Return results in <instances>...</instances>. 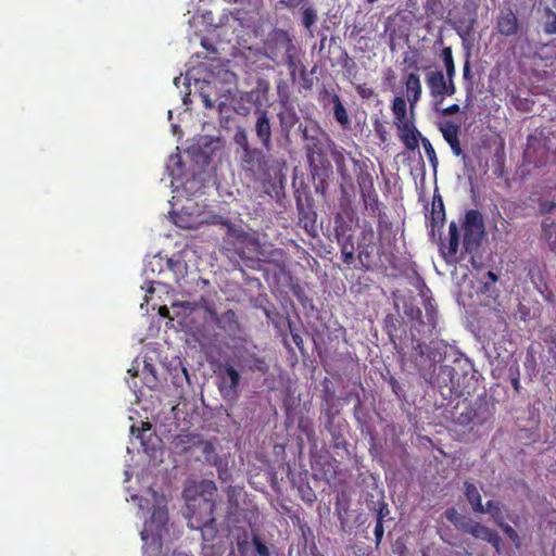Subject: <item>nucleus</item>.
<instances>
[{
	"instance_id": "f257e3e1",
	"label": "nucleus",
	"mask_w": 556,
	"mask_h": 556,
	"mask_svg": "<svg viewBox=\"0 0 556 556\" xmlns=\"http://www.w3.org/2000/svg\"><path fill=\"white\" fill-rule=\"evenodd\" d=\"M134 501H139V509L152 510L151 516L144 520L143 529L140 532L143 542V553L146 556H161L162 541L167 534L168 513L166 509V498L156 491L148 490L147 496L141 498L132 495ZM172 556H190L186 553H174Z\"/></svg>"
},
{
	"instance_id": "f03ea898",
	"label": "nucleus",
	"mask_w": 556,
	"mask_h": 556,
	"mask_svg": "<svg viewBox=\"0 0 556 556\" xmlns=\"http://www.w3.org/2000/svg\"><path fill=\"white\" fill-rule=\"evenodd\" d=\"M217 491L211 480L188 481L184 489L186 509L184 516L188 519L190 529L203 530L214 522V495Z\"/></svg>"
},
{
	"instance_id": "7ed1b4c3",
	"label": "nucleus",
	"mask_w": 556,
	"mask_h": 556,
	"mask_svg": "<svg viewBox=\"0 0 556 556\" xmlns=\"http://www.w3.org/2000/svg\"><path fill=\"white\" fill-rule=\"evenodd\" d=\"M241 164L244 170L251 172L256 179L264 181L280 180L282 169L286 167L285 161L268 159L257 148H250L242 152Z\"/></svg>"
},
{
	"instance_id": "20e7f679",
	"label": "nucleus",
	"mask_w": 556,
	"mask_h": 556,
	"mask_svg": "<svg viewBox=\"0 0 556 556\" xmlns=\"http://www.w3.org/2000/svg\"><path fill=\"white\" fill-rule=\"evenodd\" d=\"M186 273L187 265L180 258H166L161 254H155L151 257H148L144 262V267L142 270L144 286L142 289H146L147 293H153V285L161 283V281L156 280V278L160 276L172 274L173 278L178 281L185 276Z\"/></svg>"
},
{
	"instance_id": "39448f33",
	"label": "nucleus",
	"mask_w": 556,
	"mask_h": 556,
	"mask_svg": "<svg viewBox=\"0 0 556 556\" xmlns=\"http://www.w3.org/2000/svg\"><path fill=\"white\" fill-rule=\"evenodd\" d=\"M269 88V83L265 79H258L255 88L251 91H240L236 88L230 102L233 111L239 115L247 116L251 112L252 106H255V110L262 109L268 100Z\"/></svg>"
},
{
	"instance_id": "423d86ee",
	"label": "nucleus",
	"mask_w": 556,
	"mask_h": 556,
	"mask_svg": "<svg viewBox=\"0 0 556 556\" xmlns=\"http://www.w3.org/2000/svg\"><path fill=\"white\" fill-rule=\"evenodd\" d=\"M172 219L180 228L195 229L203 224H211L213 216L198 202L187 199L178 211L170 212Z\"/></svg>"
},
{
	"instance_id": "0eeeda50",
	"label": "nucleus",
	"mask_w": 556,
	"mask_h": 556,
	"mask_svg": "<svg viewBox=\"0 0 556 556\" xmlns=\"http://www.w3.org/2000/svg\"><path fill=\"white\" fill-rule=\"evenodd\" d=\"M463 248L465 252L477 251L484 233L482 216L478 211L470 210L466 213L464 224Z\"/></svg>"
},
{
	"instance_id": "6e6552de",
	"label": "nucleus",
	"mask_w": 556,
	"mask_h": 556,
	"mask_svg": "<svg viewBox=\"0 0 556 556\" xmlns=\"http://www.w3.org/2000/svg\"><path fill=\"white\" fill-rule=\"evenodd\" d=\"M217 94H215L214 101L215 109L219 114H223L231 102L233 93L236 91V74L228 70H219L217 75Z\"/></svg>"
},
{
	"instance_id": "1a4fd4ad",
	"label": "nucleus",
	"mask_w": 556,
	"mask_h": 556,
	"mask_svg": "<svg viewBox=\"0 0 556 556\" xmlns=\"http://www.w3.org/2000/svg\"><path fill=\"white\" fill-rule=\"evenodd\" d=\"M412 348L415 351V362L420 370H430L437 363L442 361L440 344L431 342L425 345L419 339H412Z\"/></svg>"
},
{
	"instance_id": "9d476101",
	"label": "nucleus",
	"mask_w": 556,
	"mask_h": 556,
	"mask_svg": "<svg viewBox=\"0 0 556 556\" xmlns=\"http://www.w3.org/2000/svg\"><path fill=\"white\" fill-rule=\"evenodd\" d=\"M218 389L224 399H233L237 396L240 382V374L229 363H224L218 367Z\"/></svg>"
},
{
	"instance_id": "9b49d317",
	"label": "nucleus",
	"mask_w": 556,
	"mask_h": 556,
	"mask_svg": "<svg viewBox=\"0 0 556 556\" xmlns=\"http://www.w3.org/2000/svg\"><path fill=\"white\" fill-rule=\"evenodd\" d=\"M276 42L283 50V62L288 65L291 77L294 79L296 72L304 74L305 67L298 58V50L291 38L282 33L277 37Z\"/></svg>"
},
{
	"instance_id": "f8f14e48",
	"label": "nucleus",
	"mask_w": 556,
	"mask_h": 556,
	"mask_svg": "<svg viewBox=\"0 0 556 556\" xmlns=\"http://www.w3.org/2000/svg\"><path fill=\"white\" fill-rule=\"evenodd\" d=\"M205 320L215 323L229 337H236L240 332L237 315L231 309L218 315L214 309L207 308Z\"/></svg>"
},
{
	"instance_id": "ddd939ff",
	"label": "nucleus",
	"mask_w": 556,
	"mask_h": 556,
	"mask_svg": "<svg viewBox=\"0 0 556 556\" xmlns=\"http://www.w3.org/2000/svg\"><path fill=\"white\" fill-rule=\"evenodd\" d=\"M255 124L254 131L255 136L264 147L265 150L269 151L273 148L271 142V123L268 112L264 109H257L254 112Z\"/></svg>"
},
{
	"instance_id": "4468645a",
	"label": "nucleus",
	"mask_w": 556,
	"mask_h": 556,
	"mask_svg": "<svg viewBox=\"0 0 556 556\" xmlns=\"http://www.w3.org/2000/svg\"><path fill=\"white\" fill-rule=\"evenodd\" d=\"M233 356L241 368L250 370L266 369L265 361L256 355V353L247 346L236 348Z\"/></svg>"
},
{
	"instance_id": "2eb2a0df",
	"label": "nucleus",
	"mask_w": 556,
	"mask_h": 556,
	"mask_svg": "<svg viewBox=\"0 0 556 556\" xmlns=\"http://www.w3.org/2000/svg\"><path fill=\"white\" fill-rule=\"evenodd\" d=\"M212 224L224 225L226 227L227 235L237 241L251 245L258 244L256 233L245 232L240 226L230 223L228 219H225L222 216H213Z\"/></svg>"
},
{
	"instance_id": "dca6fc26",
	"label": "nucleus",
	"mask_w": 556,
	"mask_h": 556,
	"mask_svg": "<svg viewBox=\"0 0 556 556\" xmlns=\"http://www.w3.org/2000/svg\"><path fill=\"white\" fill-rule=\"evenodd\" d=\"M447 76L442 71H429L426 74V84L429 88L430 96L434 100V110H439V105L442 104V91L445 86Z\"/></svg>"
},
{
	"instance_id": "f3484780",
	"label": "nucleus",
	"mask_w": 556,
	"mask_h": 556,
	"mask_svg": "<svg viewBox=\"0 0 556 556\" xmlns=\"http://www.w3.org/2000/svg\"><path fill=\"white\" fill-rule=\"evenodd\" d=\"M194 87L205 106V109H215V94H217V78L213 76L210 79H194Z\"/></svg>"
},
{
	"instance_id": "a211bd4d",
	"label": "nucleus",
	"mask_w": 556,
	"mask_h": 556,
	"mask_svg": "<svg viewBox=\"0 0 556 556\" xmlns=\"http://www.w3.org/2000/svg\"><path fill=\"white\" fill-rule=\"evenodd\" d=\"M166 168H167L169 176L173 178L170 187L173 188L174 192L178 191L180 185H182L185 190H189L188 185L194 184V180H187L185 184H182L180 181L184 176V169H182L181 156L179 153L172 154L169 156Z\"/></svg>"
},
{
	"instance_id": "6ab92c4d",
	"label": "nucleus",
	"mask_w": 556,
	"mask_h": 556,
	"mask_svg": "<svg viewBox=\"0 0 556 556\" xmlns=\"http://www.w3.org/2000/svg\"><path fill=\"white\" fill-rule=\"evenodd\" d=\"M459 238L460 231L455 222H452L448 226V244L442 243L441 252L447 263L457 261V253L459 250Z\"/></svg>"
},
{
	"instance_id": "aec40b11",
	"label": "nucleus",
	"mask_w": 556,
	"mask_h": 556,
	"mask_svg": "<svg viewBox=\"0 0 556 556\" xmlns=\"http://www.w3.org/2000/svg\"><path fill=\"white\" fill-rule=\"evenodd\" d=\"M131 377L141 376L143 383L152 389L157 384L156 371L153 365L147 361H143V366L140 369L139 359H135L131 368L128 369Z\"/></svg>"
},
{
	"instance_id": "412c9836",
	"label": "nucleus",
	"mask_w": 556,
	"mask_h": 556,
	"mask_svg": "<svg viewBox=\"0 0 556 556\" xmlns=\"http://www.w3.org/2000/svg\"><path fill=\"white\" fill-rule=\"evenodd\" d=\"M406 98L409 103L410 111H414L417 102L421 98L422 88L420 77L416 73H410L405 78Z\"/></svg>"
},
{
	"instance_id": "4be33fe9",
	"label": "nucleus",
	"mask_w": 556,
	"mask_h": 556,
	"mask_svg": "<svg viewBox=\"0 0 556 556\" xmlns=\"http://www.w3.org/2000/svg\"><path fill=\"white\" fill-rule=\"evenodd\" d=\"M396 127L399 129L400 138L403 144L408 150H416L418 148V138L421 139L422 136L419 131H417L415 126L409 122H402V124L396 125Z\"/></svg>"
},
{
	"instance_id": "5701e85b",
	"label": "nucleus",
	"mask_w": 556,
	"mask_h": 556,
	"mask_svg": "<svg viewBox=\"0 0 556 556\" xmlns=\"http://www.w3.org/2000/svg\"><path fill=\"white\" fill-rule=\"evenodd\" d=\"M471 535L476 539L489 542L496 549V552L500 553L502 540L494 530L481 525L480 522H477V525L473 526Z\"/></svg>"
},
{
	"instance_id": "b1692460",
	"label": "nucleus",
	"mask_w": 556,
	"mask_h": 556,
	"mask_svg": "<svg viewBox=\"0 0 556 556\" xmlns=\"http://www.w3.org/2000/svg\"><path fill=\"white\" fill-rule=\"evenodd\" d=\"M497 29L504 36H511L517 33V17L510 10L501 12L497 18Z\"/></svg>"
},
{
	"instance_id": "393cba45",
	"label": "nucleus",
	"mask_w": 556,
	"mask_h": 556,
	"mask_svg": "<svg viewBox=\"0 0 556 556\" xmlns=\"http://www.w3.org/2000/svg\"><path fill=\"white\" fill-rule=\"evenodd\" d=\"M465 494L472 509L477 513L484 514V505L482 504L481 495L476 485L470 482H465Z\"/></svg>"
},
{
	"instance_id": "a878e982",
	"label": "nucleus",
	"mask_w": 556,
	"mask_h": 556,
	"mask_svg": "<svg viewBox=\"0 0 556 556\" xmlns=\"http://www.w3.org/2000/svg\"><path fill=\"white\" fill-rule=\"evenodd\" d=\"M392 112L395 118V125L402 122H408L406 117V101L402 97H396L392 103Z\"/></svg>"
},
{
	"instance_id": "bb28decb",
	"label": "nucleus",
	"mask_w": 556,
	"mask_h": 556,
	"mask_svg": "<svg viewBox=\"0 0 556 556\" xmlns=\"http://www.w3.org/2000/svg\"><path fill=\"white\" fill-rule=\"evenodd\" d=\"M439 129L447 143L458 138L459 127L451 121L441 123Z\"/></svg>"
},
{
	"instance_id": "cd10ccee",
	"label": "nucleus",
	"mask_w": 556,
	"mask_h": 556,
	"mask_svg": "<svg viewBox=\"0 0 556 556\" xmlns=\"http://www.w3.org/2000/svg\"><path fill=\"white\" fill-rule=\"evenodd\" d=\"M333 114L337 122L342 126H348L350 123L348 112L343 106L340 98L338 96L333 97Z\"/></svg>"
},
{
	"instance_id": "c85d7f7f",
	"label": "nucleus",
	"mask_w": 556,
	"mask_h": 556,
	"mask_svg": "<svg viewBox=\"0 0 556 556\" xmlns=\"http://www.w3.org/2000/svg\"><path fill=\"white\" fill-rule=\"evenodd\" d=\"M279 121L282 131L288 134L298 122V116L293 110H287L279 114Z\"/></svg>"
},
{
	"instance_id": "c756f323",
	"label": "nucleus",
	"mask_w": 556,
	"mask_h": 556,
	"mask_svg": "<svg viewBox=\"0 0 556 556\" xmlns=\"http://www.w3.org/2000/svg\"><path fill=\"white\" fill-rule=\"evenodd\" d=\"M542 228L546 242L554 249L556 244V225L546 218L542 223Z\"/></svg>"
},
{
	"instance_id": "7c9ffc66",
	"label": "nucleus",
	"mask_w": 556,
	"mask_h": 556,
	"mask_svg": "<svg viewBox=\"0 0 556 556\" xmlns=\"http://www.w3.org/2000/svg\"><path fill=\"white\" fill-rule=\"evenodd\" d=\"M484 513L490 514L496 525L504 520L500 502L488 501L484 506Z\"/></svg>"
},
{
	"instance_id": "2f4dec72",
	"label": "nucleus",
	"mask_w": 556,
	"mask_h": 556,
	"mask_svg": "<svg viewBox=\"0 0 556 556\" xmlns=\"http://www.w3.org/2000/svg\"><path fill=\"white\" fill-rule=\"evenodd\" d=\"M441 56H442V60H443V63L445 66L446 76L447 77L455 76L456 70H455V64H454V60H453L452 49L450 47H445L442 50Z\"/></svg>"
},
{
	"instance_id": "473e14b6",
	"label": "nucleus",
	"mask_w": 556,
	"mask_h": 556,
	"mask_svg": "<svg viewBox=\"0 0 556 556\" xmlns=\"http://www.w3.org/2000/svg\"><path fill=\"white\" fill-rule=\"evenodd\" d=\"M341 255L345 264L350 265L354 261V244L350 239H345L340 243Z\"/></svg>"
},
{
	"instance_id": "72a5a7b5",
	"label": "nucleus",
	"mask_w": 556,
	"mask_h": 556,
	"mask_svg": "<svg viewBox=\"0 0 556 556\" xmlns=\"http://www.w3.org/2000/svg\"><path fill=\"white\" fill-rule=\"evenodd\" d=\"M421 143H422V147L425 149V152L427 154V157H428L431 166L435 169L439 162H438V157H437L435 151H434L431 142L429 141L428 138L421 137Z\"/></svg>"
},
{
	"instance_id": "f704fd0d",
	"label": "nucleus",
	"mask_w": 556,
	"mask_h": 556,
	"mask_svg": "<svg viewBox=\"0 0 556 556\" xmlns=\"http://www.w3.org/2000/svg\"><path fill=\"white\" fill-rule=\"evenodd\" d=\"M233 140L241 148L242 152L247 151V149L252 148L249 144L248 135L244 128H239L236 131Z\"/></svg>"
},
{
	"instance_id": "c9c22d12",
	"label": "nucleus",
	"mask_w": 556,
	"mask_h": 556,
	"mask_svg": "<svg viewBox=\"0 0 556 556\" xmlns=\"http://www.w3.org/2000/svg\"><path fill=\"white\" fill-rule=\"evenodd\" d=\"M316 18H317V14L313 8L308 7V8L304 9L303 14H302V23L306 28H309L311 26H313L316 22Z\"/></svg>"
},
{
	"instance_id": "e433bc0d",
	"label": "nucleus",
	"mask_w": 556,
	"mask_h": 556,
	"mask_svg": "<svg viewBox=\"0 0 556 556\" xmlns=\"http://www.w3.org/2000/svg\"><path fill=\"white\" fill-rule=\"evenodd\" d=\"M497 526L503 530V532L516 544V546L518 547L519 544H520V540H519V535L518 533L515 531V529L509 526L508 523H506L504 520L501 521L500 523H497Z\"/></svg>"
},
{
	"instance_id": "4c0bfd02",
	"label": "nucleus",
	"mask_w": 556,
	"mask_h": 556,
	"mask_svg": "<svg viewBox=\"0 0 556 556\" xmlns=\"http://www.w3.org/2000/svg\"><path fill=\"white\" fill-rule=\"evenodd\" d=\"M330 154L338 167L344 166L345 156H344V150L342 148H339L336 146L332 147L330 150Z\"/></svg>"
},
{
	"instance_id": "58836bf2",
	"label": "nucleus",
	"mask_w": 556,
	"mask_h": 556,
	"mask_svg": "<svg viewBox=\"0 0 556 556\" xmlns=\"http://www.w3.org/2000/svg\"><path fill=\"white\" fill-rule=\"evenodd\" d=\"M445 517L457 528L465 516L460 515L455 508H448L445 511Z\"/></svg>"
},
{
	"instance_id": "ea45409f",
	"label": "nucleus",
	"mask_w": 556,
	"mask_h": 556,
	"mask_svg": "<svg viewBox=\"0 0 556 556\" xmlns=\"http://www.w3.org/2000/svg\"><path fill=\"white\" fill-rule=\"evenodd\" d=\"M454 77L455 76L447 77V79L445 81V86H444V89L442 91V102L444 101L445 97H451V96H453L456 92V86L454 84Z\"/></svg>"
},
{
	"instance_id": "a19ab883",
	"label": "nucleus",
	"mask_w": 556,
	"mask_h": 556,
	"mask_svg": "<svg viewBox=\"0 0 556 556\" xmlns=\"http://www.w3.org/2000/svg\"><path fill=\"white\" fill-rule=\"evenodd\" d=\"M546 34H556V14L553 12L548 13L547 21L544 26Z\"/></svg>"
},
{
	"instance_id": "79ce46f5",
	"label": "nucleus",
	"mask_w": 556,
	"mask_h": 556,
	"mask_svg": "<svg viewBox=\"0 0 556 556\" xmlns=\"http://www.w3.org/2000/svg\"><path fill=\"white\" fill-rule=\"evenodd\" d=\"M477 522H478V521H475V520H472V519H470V518H468V517H466V516H465V517L463 518L462 522L459 523V526L457 527V529H458V530H462V531H464V532H466V533L471 534V531H472V529H473V526H476V525H477Z\"/></svg>"
},
{
	"instance_id": "37998d69",
	"label": "nucleus",
	"mask_w": 556,
	"mask_h": 556,
	"mask_svg": "<svg viewBox=\"0 0 556 556\" xmlns=\"http://www.w3.org/2000/svg\"><path fill=\"white\" fill-rule=\"evenodd\" d=\"M253 544L260 556H269L268 547L260 540L258 536L253 538Z\"/></svg>"
},
{
	"instance_id": "c03bdc74",
	"label": "nucleus",
	"mask_w": 556,
	"mask_h": 556,
	"mask_svg": "<svg viewBox=\"0 0 556 556\" xmlns=\"http://www.w3.org/2000/svg\"><path fill=\"white\" fill-rule=\"evenodd\" d=\"M420 309H410L409 317L412 320L417 319V324H414L413 326L417 329L418 332L422 331L419 327L425 325V323L420 319Z\"/></svg>"
},
{
	"instance_id": "a18cd8bd",
	"label": "nucleus",
	"mask_w": 556,
	"mask_h": 556,
	"mask_svg": "<svg viewBox=\"0 0 556 556\" xmlns=\"http://www.w3.org/2000/svg\"><path fill=\"white\" fill-rule=\"evenodd\" d=\"M459 105L458 104H452L447 108H444V109H440L437 111V112H440L442 115L444 116H450V115H453V114H456L459 112Z\"/></svg>"
},
{
	"instance_id": "49530a36",
	"label": "nucleus",
	"mask_w": 556,
	"mask_h": 556,
	"mask_svg": "<svg viewBox=\"0 0 556 556\" xmlns=\"http://www.w3.org/2000/svg\"><path fill=\"white\" fill-rule=\"evenodd\" d=\"M463 76L465 80H471V67L468 59L465 61L464 64Z\"/></svg>"
},
{
	"instance_id": "de8ad7c7",
	"label": "nucleus",
	"mask_w": 556,
	"mask_h": 556,
	"mask_svg": "<svg viewBox=\"0 0 556 556\" xmlns=\"http://www.w3.org/2000/svg\"><path fill=\"white\" fill-rule=\"evenodd\" d=\"M383 526H382V521L381 520H378L376 527H375V536L377 539V542H380L382 536H383Z\"/></svg>"
},
{
	"instance_id": "09e8293b",
	"label": "nucleus",
	"mask_w": 556,
	"mask_h": 556,
	"mask_svg": "<svg viewBox=\"0 0 556 556\" xmlns=\"http://www.w3.org/2000/svg\"><path fill=\"white\" fill-rule=\"evenodd\" d=\"M448 144H450V147H451V149H452V151H453V153L455 155L458 156V155L462 154V148H460L458 138H456L455 140L448 142Z\"/></svg>"
},
{
	"instance_id": "8fccbe9b",
	"label": "nucleus",
	"mask_w": 556,
	"mask_h": 556,
	"mask_svg": "<svg viewBox=\"0 0 556 556\" xmlns=\"http://www.w3.org/2000/svg\"><path fill=\"white\" fill-rule=\"evenodd\" d=\"M440 206H441V210L439 212H437L434 208L432 211V219H433L434 223L443 220L444 213H443V204H442V202H440Z\"/></svg>"
},
{
	"instance_id": "3c124183",
	"label": "nucleus",
	"mask_w": 556,
	"mask_h": 556,
	"mask_svg": "<svg viewBox=\"0 0 556 556\" xmlns=\"http://www.w3.org/2000/svg\"><path fill=\"white\" fill-rule=\"evenodd\" d=\"M174 84H175L176 87H179V85L182 84V85H187V87L189 88L190 87V79L188 78V76L182 77L180 75V76L175 77Z\"/></svg>"
},
{
	"instance_id": "603ef678",
	"label": "nucleus",
	"mask_w": 556,
	"mask_h": 556,
	"mask_svg": "<svg viewBox=\"0 0 556 556\" xmlns=\"http://www.w3.org/2000/svg\"><path fill=\"white\" fill-rule=\"evenodd\" d=\"M486 276L489 278V281L484 282L485 288H488L490 283H494L497 280V276L492 271H488Z\"/></svg>"
},
{
	"instance_id": "864d4df0",
	"label": "nucleus",
	"mask_w": 556,
	"mask_h": 556,
	"mask_svg": "<svg viewBox=\"0 0 556 556\" xmlns=\"http://www.w3.org/2000/svg\"><path fill=\"white\" fill-rule=\"evenodd\" d=\"M466 89H467L466 106H469L471 103V97H472L471 84H469Z\"/></svg>"
},
{
	"instance_id": "5fc2aeb1",
	"label": "nucleus",
	"mask_w": 556,
	"mask_h": 556,
	"mask_svg": "<svg viewBox=\"0 0 556 556\" xmlns=\"http://www.w3.org/2000/svg\"><path fill=\"white\" fill-rule=\"evenodd\" d=\"M440 370L443 375H446L447 377H451L454 369L451 366H441Z\"/></svg>"
},
{
	"instance_id": "6e6d98bb",
	"label": "nucleus",
	"mask_w": 556,
	"mask_h": 556,
	"mask_svg": "<svg viewBox=\"0 0 556 556\" xmlns=\"http://www.w3.org/2000/svg\"><path fill=\"white\" fill-rule=\"evenodd\" d=\"M303 0H287L286 1V4L288 7H296L298 4H300Z\"/></svg>"
},
{
	"instance_id": "4d7b16f0",
	"label": "nucleus",
	"mask_w": 556,
	"mask_h": 556,
	"mask_svg": "<svg viewBox=\"0 0 556 556\" xmlns=\"http://www.w3.org/2000/svg\"><path fill=\"white\" fill-rule=\"evenodd\" d=\"M189 101H190V90L188 92H186L182 98L184 104H188Z\"/></svg>"
},
{
	"instance_id": "13d9d810",
	"label": "nucleus",
	"mask_w": 556,
	"mask_h": 556,
	"mask_svg": "<svg viewBox=\"0 0 556 556\" xmlns=\"http://www.w3.org/2000/svg\"><path fill=\"white\" fill-rule=\"evenodd\" d=\"M428 325L430 327H434V320H433V316L431 314H428Z\"/></svg>"
},
{
	"instance_id": "bf43d9fd",
	"label": "nucleus",
	"mask_w": 556,
	"mask_h": 556,
	"mask_svg": "<svg viewBox=\"0 0 556 556\" xmlns=\"http://www.w3.org/2000/svg\"><path fill=\"white\" fill-rule=\"evenodd\" d=\"M160 313L161 315L163 316H167V313H168V308L166 306H163L160 308Z\"/></svg>"
},
{
	"instance_id": "052dcab7",
	"label": "nucleus",
	"mask_w": 556,
	"mask_h": 556,
	"mask_svg": "<svg viewBox=\"0 0 556 556\" xmlns=\"http://www.w3.org/2000/svg\"><path fill=\"white\" fill-rule=\"evenodd\" d=\"M267 56L270 58L274 61H276V59H277V54L274 53V52H267Z\"/></svg>"
},
{
	"instance_id": "680f3d73",
	"label": "nucleus",
	"mask_w": 556,
	"mask_h": 556,
	"mask_svg": "<svg viewBox=\"0 0 556 556\" xmlns=\"http://www.w3.org/2000/svg\"><path fill=\"white\" fill-rule=\"evenodd\" d=\"M208 450H211V444L210 443H205L203 452H207Z\"/></svg>"
},
{
	"instance_id": "e2e57ef3",
	"label": "nucleus",
	"mask_w": 556,
	"mask_h": 556,
	"mask_svg": "<svg viewBox=\"0 0 556 556\" xmlns=\"http://www.w3.org/2000/svg\"><path fill=\"white\" fill-rule=\"evenodd\" d=\"M384 516V513H382V509L379 511V518L378 520H381L382 521V517Z\"/></svg>"
},
{
	"instance_id": "0e129e2a",
	"label": "nucleus",
	"mask_w": 556,
	"mask_h": 556,
	"mask_svg": "<svg viewBox=\"0 0 556 556\" xmlns=\"http://www.w3.org/2000/svg\"><path fill=\"white\" fill-rule=\"evenodd\" d=\"M167 115H168V119H172L173 112L169 110Z\"/></svg>"
},
{
	"instance_id": "69168bd1",
	"label": "nucleus",
	"mask_w": 556,
	"mask_h": 556,
	"mask_svg": "<svg viewBox=\"0 0 556 556\" xmlns=\"http://www.w3.org/2000/svg\"><path fill=\"white\" fill-rule=\"evenodd\" d=\"M129 388L135 390V388H137V384L136 383L134 386L129 384Z\"/></svg>"
},
{
	"instance_id": "338daca9",
	"label": "nucleus",
	"mask_w": 556,
	"mask_h": 556,
	"mask_svg": "<svg viewBox=\"0 0 556 556\" xmlns=\"http://www.w3.org/2000/svg\"><path fill=\"white\" fill-rule=\"evenodd\" d=\"M130 431H131L132 434L135 433V426L130 427Z\"/></svg>"
},
{
	"instance_id": "774afa93",
	"label": "nucleus",
	"mask_w": 556,
	"mask_h": 556,
	"mask_svg": "<svg viewBox=\"0 0 556 556\" xmlns=\"http://www.w3.org/2000/svg\"><path fill=\"white\" fill-rule=\"evenodd\" d=\"M125 475H126V481H127L129 479L128 471H125Z\"/></svg>"
}]
</instances>
